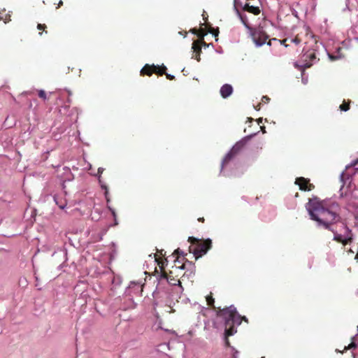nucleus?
I'll list each match as a JSON object with an SVG mask.
<instances>
[{
    "mask_svg": "<svg viewBox=\"0 0 358 358\" xmlns=\"http://www.w3.org/2000/svg\"><path fill=\"white\" fill-rule=\"evenodd\" d=\"M67 102L69 103L71 102V99L69 97L67 99Z\"/></svg>",
    "mask_w": 358,
    "mask_h": 358,
    "instance_id": "nucleus-50",
    "label": "nucleus"
},
{
    "mask_svg": "<svg viewBox=\"0 0 358 358\" xmlns=\"http://www.w3.org/2000/svg\"><path fill=\"white\" fill-rule=\"evenodd\" d=\"M63 5V1L62 0H60L58 3V7L61 6Z\"/></svg>",
    "mask_w": 358,
    "mask_h": 358,
    "instance_id": "nucleus-44",
    "label": "nucleus"
},
{
    "mask_svg": "<svg viewBox=\"0 0 358 358\" xmlns=\"http://www.w3.org/2000/svg\"><path fill=\"white\" fill-rule=\"evenodd\" d=\"M199 220L203 222L204 220V219H203V217H202V218H199Z\"/></svg>",
    "mask_w": 358,
    "mask_h": 358,
    "instance_id": "nucleus-56",
    "label": "nucleus"
},
{
    "mask_svg": "<svg viewBox=\"0 0 358 358\" xmlns=\"http://www.w3.org/2000/svg\"><path fill=\"white\" fill-rule=\"evenodd\" d=\"M108 209L110 211L113 218L116 217V213L114 208H113L109 204H107Z\"/></svg>",
    "mask_w": 358,
    "mask_h": 358,
    "instance_id": "nucleus-23",
    "label": "nucleus"
},
{
    "mask_svg": "<svg viewBox=\"0 0 358 358\" xmlns=\"http://www.w3.org/2000/svg\"><path fill=\"white\" fill-rule=\"evenodd\" d=\"M192 49L195 53V55H193L192 58H195L197 61H200V52H201V48L199 43L198 41L193 42Z\"/></svg>",
    "mask_w": 358,
    "mask_h": 358,
    "instance_id": "nucleus-11",
    "label": "nucleus"
},
{
    "mask_svg": "<svg viewBox=\"0 0 358 358\" xmlns=\"http://www.w3.org/2000/svg\"><path fill=\"white\" fill-rule=\"evenodd\" d=\"M355 259H357L358 260V253L355 256Z\"/></svg>",
    "mask_w": 358,
    "mask_h": 358,
    "instance_id": "nucleus-57",
    "label": "nucleus"
},
{
    "mask_svg": "<svg viewBox=\"0 0 358 358\" xmlns=\"http://www.w3.org/2000/svg\"><path fill=\"white\" fill-rule=\"evenodd\" d=\"M165 74H166V78H167L168 79H169V80H173V79H174V78H175V77H174V76L171 75V74H169V73H166Z\"/></svg>",
    "mask_w": 358,
    "mask_h": 358,
    "instance_id": "nucleus-35",
    "label": "nucleus"
},
{
    "mask_svg": "<svg viewBox=\"0 0 358 358\" xmlns=\"http://www.w3.org/2000/svg\"><path fill=\"white\" fill-rule=\"evenodd\" d=\"M73 110H74L75 112H76L78 113V109L77 108H75L73 109Z\"/></svg>",
    "mask_w": 358,
    "mask_h": 358,
    "instance_id": "nucleus-49",
    "label": "nucleus"
},
{
    "mask_svg": "<svg viewBox=\"0 0 358 358\" xmlns=\"http://www.w3.org/2000/svg\"><path fill=\"white\" fill-rule=\"evenodd\" d=\"M262 131H263V132H264V133H265V132H266V131H265V127H262Z\"/></svg>",
    "mask_w": 358,
    "mask_h": 358,
    "instance_id": "nucleus-53",
    "label": "nucleus"
},
{
    "mask_svg": "<svg viewBox=\"0 0 358 358\" xmlns=\"http://www.w3.org/2000/svg\"><path fill=\"white\" fill-rule=\"evenodd\" d=\"M108 209L110 211L113 218L116 217V213L114 208H113L109 204H107Z\"/></svg>",
    "mask_w": 358,
    "mask_h": 358,
    "instance_id": "nucleus-24",
    "label": "nucleus"
},
{
    "mask_svg": "<svg viewBox=\"0 0 358 358\" xmlns=\"http://www.w3.org/2000/svg\"><path fill=\"white\" fill-rule=\"evenodd\" d=\"M7 20H10V19H8V20L5 19L4 23H6V22H7Z\"/></svg>",
    "mask_w": 358,
    "mask_h": 358,
    "instance_id": "nucleus-59",
    "label": "nucleus"
},
{
    "mask_svg": "<svg viewBox=\"0 0 358 358\" xmlns=\"http://www.w3.org/2000/svg\"><path fill=\"white\" fill-rule=\"evenodd\" d=\"M357 347V345L355 342H352L345 349H352L355 348Z\"/></svg>",
    "mask_w": 358,
    "mask_h": 358,
    "instance_id": "nucleus-27",
    "label": "nucleus"
},
{
    "mask_svg": "<svg viewBox=\"0 0 358 358\" xmlns=\"http://www.w3.org/2000/svg\"><path fill=\"white\" fill-rule=\"evenodd\" d=\"M295 183L299 185L301 190L310 191L314 187L312 184H308L307 179L303 177L296 178Z\"/></svg>",
    "mask_w": 358,
    "mask_h": 358,
    "instance_id": "nucleus-8",
    "label": "nucleus"
},
{
    "mask_svg": "<svg viewBox=\"0 0 358 358\" xmlns=\"http://www.w3.org/2000/svg\"><path fill=\"white\" fill-rule=\"evenodd\" d=\"M189 241H190L191 243H194V242H198L199 240L198 238H196L194 237H192V236H189Z\"/></svg>",
    "mask_w": 358,
    "mask_h": 358,
    "instance_id": "nucleus-29",
    "label": "nucleus"
},
{
    "mask_svg": "<svg viewBox=\"0 0 358 358\" xmlns=\"http://www.w3.org/2000/svg\"><path fill=\"white\" fill-rule=\"evenodd\" d=\"M174 252L176 254H180L182 256L186 255V254L183 251L180 250V248L176 250Z\"/></svg>",
    "mask_w": 358,
    "mask_h": 358,
    "instance_id": "nucleus-28",
    "label": "nucleus"
},
{
    "mask_svg": "<svg viewBox=\"0 0 358 358\" xmlns=\"http://www.w3.org/2000/svg\"><path fill=\"white\" fill-rule=\"evenodd\" d=\"M328 57L331 61H335L341 58V55L339 53H337L336 55L328 53Z\"/></svg>",
    "mask_w": 358,
    "mask_h": 358,
    "instance_id": "nucleus-20",
    "label": "nucleus"
},
{
    "mask_svg": "<svg viewBox=\"0 0 358 358\" xmlns=\"http://www.w3.org/2000/svg\"><path fill=\"white\" fill-rule=\"evenodd\" d=\"M303 57L304 62L299 66L302 69L310 67L317 60L315 53L313 52H308Z\"/></svg>",
    "mask_w": 358,
    "mask_h": 358,
    "instance_id": "nucleus-6",
    "label": "nucleus"
},
{
    "mask_svg": "<svg viewBox=\"0 0 358 358\" xmlns=\"http://www.w3.org/2000/svg\"><path fill=\"white\" fill-rule=\"evenodd\" d=\"M357 163V161L353 162L350 165H347L345 169H349L350 166L355 165Z\"/></svg>",
    "mask_w": 358,
    "mask_h": 358,
    "instance_id": "nucleus-39",
    "label": "nucleus"
},
{
    "mask_svg": "<svg viewBox=\"0 0 358 358\" xmlns=\"http://www.w3.org/2000/svg\"><path fill=\"white\" fill-rule=\"evenodd\" d=\"M2 332V322L0 320V334Z\"/></svg>",
    "mask_w": 358,
    "mask_h": 358,
    "instance_id": "nucleus-43",
    "label": "nucleus"
},
{
    "mask_svg": "<svg viewBox=\"0 0 358 358\" xmlns=\"http://www.w3.org/2000/svg\"><path fill=\"white\" fill-rule=\"evenodd\" d=\"M102 189H104L105 192L106 191V189H108V187L106 186V185L105 183H103L102 181L101 183H99Z\"/></svg>",
    "mask_w": 358,
    "mask_h": 358,
    "instance_id": "nucleus-31",
    "label": "nucleus"
},
{
    "mask_svg": "<svg viewBox=\"0 0 358 358\" xmlns=\"http://www.w3.org/2000/svg\"><path fill=\"white\" fill-rule=\"evenodd\" d=\"M173 285H176V283H173ZM177 285H179V288H180V289H181V290L182 289V287L181 286V282H180V281L178 280Z\"/></svg>",
    "mask_w": 358,
    "mask_h": 358,
    "instance_id": "nucleus-38",
    "label": "nucleus"
},
{
    "mask_svg": "<svg viewBox=\"0 0 358 358\" xmlns=\"http://www.w3.org/2000/svg\"><path fill=\"white\" fill-rule=\"evenodd\" d=\"M104 169L99 167L97 171V173L95 176L98 178L99 183L101 182V174L103 173Z\"/></svg>",
    "mask_w": 358,
    "mask_h": 358,
    "instance_id": "nucleus-19",
    "label": "nucleus"
},
{
    "mask_svg": "<svg viewBox=\"0 0 358 358\" xmlns=\"http://www.w3.org/2000/svg\"><path fill=\"white\" fill-rule=\"evenodd\" d=\"M141 291L142 287L140 284L131 282L125 291V296L130 297L132 294H138Z\"/></svg>",
    "mask_w": 358,
    "mask_h": 358,
    "instance_id": "nucleus-7",
    "label": "nucleus"
},
{
    "mask_svg": "<svg viewBox=\"0 0 358 358\" xmlns=\"http://www.w3.org/2000/svg\"><path fill=\"white\" fill-rule=\"evenodd\" d=\"M220 92L221 96L226 99L232 94L233 87L230 84H224L221 87Z\"/></svg>",
    "mask_w": 358,
    "mask_h": 358,
    "instance_id": "nucleus-10",
    "label": "nucleus"
},
{
    "mask_svg": "<svg viewBox=\"0 0 358 358\" xmlns=\"http://www.w3.org/2000/svg\"><path fill=\"white\" fill-rule=\"evenodd\" d=\"M288 41L287 38L284 39L281 43L283 44L285 47H287V45L285 44V43Z\"/></svg>",
    "mask_w": 358,
    "mask_h": 358,
    "instance_id": "nucleus-40",
    "label": "nucleus"
},
{
    "mask_svg": "<svg viewBox=\"0 0 358 358\" xmlns=\"http://www.w3.org/2000/svg\"><path fill=\"white\" fill-rule=\"evenodd\" d=\"M292 14H293L295 17H298L297 12H296V10H294V11L292 13Z\"/></svg>",
    "mask_w": 358,
    "mask_h": 358,
    "instance_id": "nucleus-45",
    "label": "nucleus"
},
{
    "mask_svg": "<svg viewBox=\"0 0 358 358\" xmlns=\"http://www.w3.org/2000/svg\"><path fill=\"white\" fill-rule=\"evenodd\" d=\"M243 9L255 15H258L260 13V9L259 7L250 6L249 3H245L244 6H243Z\"/></svg>",
    "mask_w": 358,
    "mask_h": 358,
    "instance_id": "nucleus-14",
    "label": "nucleus"
},
{
    "mask_svg": "<svg viewBox=\"0 0 358 358\" xmlns=\"http://www.w3.org/2000/svg\"><path fill=\"white\" fill-rule=\"evenodd\" d=\"M257 122H258V124H260L261 122H262V118H259L257 120Z\"/></svg>",
    "mask_w": 358,
    "mask_h": 358,
    "instance_id": "nucleus-47",
    "label": "nucleus"
},
{
    "mask_svg": "<svg viewBox=\"0 0 358 358\" xmlns=\"http://www.w3.org/2000/svg\"><path fill=\"white\" fill-rule=\"evenodd\" d=\"M242 320H244V321H245V322H248V318H247L246 317H245V316H243V317H242V316H241V321H242Z\"/></svg>",
    "mask_w": 358,
    "mask_h": 358,
    "instance_id": "nucleus-42",
    "label": "nucleus"
},
{
    "mask_svg": "<svg viewBox=\"0 0 358 358\" xmlns=\"http://www.w3.org/2000/svg\"><path fill=\"white\" fill-rule=\"evenodd\" d=\"M185 264H183V265H182L181 266H180L179 268H180V269H185Z\"/></svg>",
    "mask_w": 358,
    "mask_h": 358,
    "instance_id": "nucleus-48",
    "label": "nucleus"
},
{
    "mask_svg": "<svg viewBox=\"0 0 358 358\" xmlns=\"http://www.w3.org/2000/svg\"><path fill=\"white\" fill-rule=\"evenodd\" d=\"M162 68L164 70H166V67L164 65H162Z\"/></svg>",
    "mask_w": 358,
    "mask_h": 358,
    "instance_id": "nucleus-51",
    "label": "nucleus"
},
{
    "mask_svg": "<svg viewBox=\"0 0 358 358\" xmlns=\"http://www.w3.org/2000/svg\"><path fill=\"white\" fill-rule=\"evenodd\" d=\"M211 246L212 241L210 238L206 239L203 243H198L196 248L193 251V254L196 259H198L206 254L208 250L211 248Z\"/></svg>",
    "mask_w": 358,
    "mask_h": 358,
    "instance_id": "nucleus-5",
    "label": "nucleus"
},
{
    "mask_svg": "<svg viewBox=\"0 0 358 358\" xmlns=\"http://www.w3.org/2000/svg\"><path fill=\"white\" fill-rule=\"evenodd\" d=\"M267 44H268V45H271V41H269Z\"/></svg>",
    "mask_w": 358,
    "mask_h": 358,
    "instance_id": "nucleus-55",
    "label": "nucleus"
},
{
    "mask_svg": "<svg viewBox=\"0 0 358 358\" xmlns=\"http://www.w3.org/2000/svg\"><path fill=\"white\" fill-rule=\"evenodd\" d=\"M217 316L225 327L235 324L238 326L241 324V315L237 312L236 308L234 305L221 310Z\"/></svg>",
    "mask_w": 358,
    "mask_h": 358,
    "instance_id": "nucleus-4",
    "label": "nucleus"
},
{
    "mask_svg": "<svg viewBox=\"0 0 358 358\" xmlns=\"http://www.w3.org/2000/svg\"><path fill=\"white\" fill-rule=\"evenodd\" d=\"M64 110L67 109L69 108V106H65L63 107Z\"/></svg>",
    "mask_w": 358,
    "mask_h": 358,
    "instance_id": "nucleus-54",
    "label": "nucleus"
},
{
    "mask_svg": "<svg viewBox=\"0 0 358 358\" xmlns=\"http://www.w3.org/2000/svg\"><path fill=\"white\" fill-rule=\"evenodd\" d=\"M212 34H213L215 37L218 36L219 30L217 28L215 31H210Z\"/></svg>",
    "mask_w": 358,
    "mask_h": 358,
    "instance_id": "nucleus-32",
    "label": "nucleus"
},
{
    "mask_svg": "<svg viewBox=\"0 0 358 358\" xmlns=\"http://www.w3.org/2000/svg\"><path fill=\"white\" fill-rule=\"evenodd\" d=\"M152 72H155L156 73H159L160 75H162L163 72L159 71V66L152 65V66H150L148 64H146L141 71V74H147L150 76Z\"/></svg>",
    "mask_w": 358,
    "mask_h": 358,
    "instance_id": "nucleus-9",
    "label": "nucleus"
},
{
    "mask_svg": "<svg viewBox=\"0 0 358 358\" xmlns=\"http://www.w3.org/2000/svg\"><path fill=\"white\" fill-rule=\"evenodd\" d=\"M257 132L252 133L250 135L245 136L243 138H241L240 141L236 142L235 145L231 148V149L227 153L225 157L222 161L221 164V170L220 173H223V175L227 176H231V173H228L224 170V168L227 166L229 162L236 155L238 154L246 145V143L255 136L257 134Z\"/></svg>",
    "mask_w": 358,
    "mask_h": 358,
    "instance_id": "nucleus-3",
    "label": "nucleus"
},
{
    "mask_svg": "<svg viewBox=\"0 0 358 358\" xmlns=\"http://www.w3.org/2000/svg\"><path fill=\"white\" fill-rule=\"evenodd\" d=\"M112 283L115 285H119L120 283H121V279L120 277H114L113 280H112Z\"/></svg>",
    "mask_w": 358,
    "mask_h": 358,
    "instance_id": "nucleus-22",
    "label": "nucleus"
},
{
    "mask_svg": "<svg viewBox=\"0 0 358 358\" xmlns=\"http://www.w3.org/2000/svg\"><path fill=\"white\" fill-rule=\"evenodd\" d=\"M302 83H303L304 85L307 84V83H308V77H307V76H306V77H303V78H302Z\"/></svg>",
    "mask_w": 358,
    "mask_h": 358,
    "instance_id": "nucleus-37",
    "label": "nucleus"
},
{
    "mask_svg": "<svg viewBox=\"0 0 358 358\" xmlns=\"http://www.w3.org/2000/svg\"><path fill=\"white\" fill-rule=\"evenodd\" d=\"M207 301L209 306H212L214 303V299L212 297H207Z\"/></svg>",
    "mask_w": 358,
    "mask_h": 358,
    "instance_id": "nucleus-30",
    "label": "nucleus"
},
{
    "mask_svg": "<svg viewBox=\"0 0 358 358\" xmlns=\"http://www.w3.org/2000/svg\"><path fill=\"white\" fill-rule=\"evenodd\" d=\"M45 25L41 24H38L37 26L38 29H45Z\"/></svg>",
    "mask_w": 358,
    "mask_h": 358,
    "instance_id": "nucleus-36",
    "label": "nucleus"
},
{
    "mask_svg": "<svg viewBox=\"0 0 358 358\" xmlns=\"http://www.w3.org/2000/svg\"><path fill=\"white\" fill-rule=\"evenodd\" d=\"M241 20L242 24L248 29L252 41L257 47H261L266 43L268 39V35L264 31L263 28L261 27L257 28L251 27L248 22V17L245 15H242L240 12L236 14Z\"/></svg>",
    "mask_w": 358,
    "mask_h": 358,
    "instance_id": "nucleus-2",
    "label": "nucleus"
},
{
    "mask_svg": "<svg viewBox=\"0 0 358 358\" xmlns=\"http://www.w3.org/2000/svg\"><path fill=\"white\" fill-rule=\"evenodd\" d=\"M114 221L115 222H114V224L113 225L114 226L117 225L118 222H117V216L115 217V218H114Z\"/></svg>",
    "mask_w": 358,
    "mask_h": 358,
    "instance_id": "nucleus-41",
    "label": "nucleus"
},
{
    "mask_svg": "<svg viewBox=\"0 0 358 358\" xmlns=\"http://www.w3.org/2000/svg\"><path fill=\"white\" fill-rule=\"evenodd\" d=\"M291 41H292V43H296V44H299V43H300V40H299V39H298L297 38H292V39H291Z\"/></svg>",
    "mask_w": 358,
    "mask_h": 358,
    "instance_id": "nucleus-33",
    "label": "nucleus"
},
{
    "mask_svg": "<svg viewBox=\"0 0 358 358\" xmlns=\"http://www.w3.org/2000/svg\"><path fill=\"white\" fill-rule=\"evenodd\" d=\"M248 121H250V122H252V121H253V119H252V118H251V117H249V118H248Z\"/></svg>",
    "mask_w": 358,
    "mask_h": 358,
    "instance_id": "nucleus-52",
    "label": "nucleus"
},
{
    "mask_svg": "<svg viewBox=\"0 0 358 358\" xmlns=\"http://www.w3.org/2000/svg\"><path fill=\"white\" fill-rule=\"evenodd\" d=\"M262 358H264V357H262Z\"/></svg>",
    "mask_w": 358,
    "mask_h": 358,
    "instance_id": "nucleus-61",
    "label": "nucleus"
},
{
    "mask_svg": "<svg viewBox=\"0 0 358 358\" xmlns=\"http://www.w3.org/2000/svg\"><path fill=\"white\" fill-rule=\"evenodd\" d=\"M228 346L231 349V351L233 352V355H232L233 358H238V354H239L238 351L236 350L233 346H230V345H228Z\"/></svg>",
    "mask_w": 358,
    "mask_h": 358,
    "instance_id": "nucleus-21",
    "label": "nucleus"
},
{
    "mask_svg": "<svg viewBox=\"0 0 358 358\" xmlns=\"http://www.w3.org/2000/svg\"><path fill=\"white\" fill-rule=\"evenodd\" d=\"M163 277L168 280V278H167L166 275H164Z\"/></svg>",
    "mask_w": 358,
    "mask_h": 358,
    "instance_id": "nucleus-58",
    "label": "nucleus"
},
{
    "mask_svg": "<svg viewBox=\"0 0 358 358\" xmlns=\"http://www.w3.org/2000/svg\"><path fill=\"white\" fill-rule=\"evenodd\" d=\"M242 6L240 0H234V10L236 14H239V10L238 8V6Z\"/></svg>",
    "mask_w": 358,
    "mask_h": 358,
    "instance_id": "nucleus-18",
    "label": "nucleus"
},
{
    "mask_svg": "<svg viewBox=\"0 0 358 358\" xmlns=\"http://www.w3.org/2000/svg\"><path fill=\"white\" fill-rule=\"evenodd\" d=\"M104 196H105L107 204H109L110 202V198L109 196L108 189H106V191L104 192Z\"/></svg>",
    "mask_w": 358,
    "mask_h": 358,
    "instance_id": "nucleus-25",
    "label": "nucleus"
},
{
    "mask_svg": "<svg viewBox=\"0 0 358 358\" xmlns=\"http://www.w3.org/2000/svg\"><path fill=\"white\" fill-rule=\"evenodd\" d=\"M229 328H227V327H225V331H224V336H225V343L227 345H229V342L227 339L228 336H233L234 334L236 333V329L231 325L229 326Z\"/></svg>",
    "mask_w": 358,
    "mask_h": 358,
    "instance_id": "nucleus-13",
    "label": "nucleus"
},
{
    "mask_svg": "<svg viewBox=\"0 0 358 358\" xmlns=\"http://www.w3.org/2000/svg\"><path fill=\"white\" fill-rule=\"evenodd\" d=\"M66 91H67V92H68V95H69V96H71V95H72V92H71V90H67Z\"/></svg>",
    "mask_w": 358,
    "mask_h": 358,
    "instance_id": "nucleus-46",
    "label": "nucleus"
},
{
    "mask_svg": "<svg viewBox=\"0 0 358 358\" xmlns=\"http://www.w3.org/2000/svg\"><path fill=\"white\" fill-rule=\"evenodd\" d=\"M53 199L59 208L64 209L66 208L67 205L66 200L63 199L62 196L55 194L53 196Z\"/></svg>",
    "mask_w": 358,
    "mask_h": 358,
    "instance_id": "nucleus-12",
    "label": "nucleus"
},
{
    "mask_svg": "<svg viewBox=\"0 0 358 358\" xmlns=\"http://www.w3.org/2000/svg\"><path fill=\"white\" fill-rule=\"evenodd\" d=\"M38 96L42 99L43 101H46L48 99L46 92L43 90H39L38 91Z\"/></svg>",
    "mask_w": 358,
    "mask_h": 358,
    "instance_id": "nucleus-17",
    "label": "nucleus"
},
{
    "mask_svg": "<svg viewBox=\"0 0 358 358\" xmlns=\"http://www.w3.org/2000/svg\"><path fill=\"white\" fill-rule=\"evenodd\" d=\"M355 174V171H353L352 174L343 171L340 175V180L343 183H345L348 181L351 182L352 180V176Z\"/></svg>",
    "mask_w": 358,
    "mask_h": 358,
    "instance_id": "nucleus-15",
    "label": "nucleus"
},
{
    "mask_svg": "<svg viewBox=\"0 0 358 358\" xmlns=\"http://www.w3.org/2000/svg\"><path fill=\"white\" fill-rule=\"evenodd\" d=\"M350 107L348 105H345L344 103L341 104L340 106V109L343 111H348L349 110Z\"/></svg>",
    "mask_w": 358,
    "mask_h": 358,
    "instance_id": "nucleus-26",
    "label": "nucleus"
},
{
    "mask_svg": "<svg viewBox=\"0 0 358 358\" xmlns=\"http://www.w3.org/2000/svg\"><path fill=\"white\" fill-rule=\"evenodd\" d=\"M262 101H264V102H265V103H267V102H268V101H269L270 99H269L268 96H264L262 97Z\"/></svg>",
    "mask_w": 358,
    "mask_h": 358,
    "instance_id": "nucleus-34",
    "label": "nucleus"
},
{
    "mask_svg": "<svg viewBox=\"0 0 358 358\" xmlns=\"http://www.w3.org/2000/svg\"><path fill=\"white\" fill-rule=\"evenodd\" d=\"M3 19L2 17L0 15V20Z\"/></svg>",
    "mask_w": 358,
    "mask_h": 358,
    "instance_id": "nucleus-60",
    "label": "nucleus"
},
{
    "mask_svg": "<svg viewBox=\"0 0 358 358\" xmlns=\"http://www.w3.org/2000/svg\"><path fill=\"white\" fill-rule=\"evenodd\" d=\"M306 208L310 219L316 222L317 227L324 228L333 233L334 241L343 245L350 244L354 241L355 235L352 229L345 222H340L337 203H328L317 196H313L306 203Z\"/></svg>",
    "mask_w": 358,
    "mask_h": 358,
    "instance_id": "nucleus-1",
    "label": "nucleus"
},
{
    "mask_svg": "<svg viewBox=\"0 0 358 358\" xmlns=\"http://www.w3.org/2000/svg\"><path fill=\"white\" fill-rule=\"evenodd\" d=\"M63 169L65 171V173H66L69 175V176H68V178L64 180V182H65L66 180H68V181L71 180L73 179V175L71 173V169L67 166H64L63 168ZM62 187H63V189L65 188L64 182H63Z\"/></svg>",
    "mask_w": 358,
    "mask_h": 358,
    "instance_id": "nucleus-16",
    "label": "nucleus"
}]
</instances>
